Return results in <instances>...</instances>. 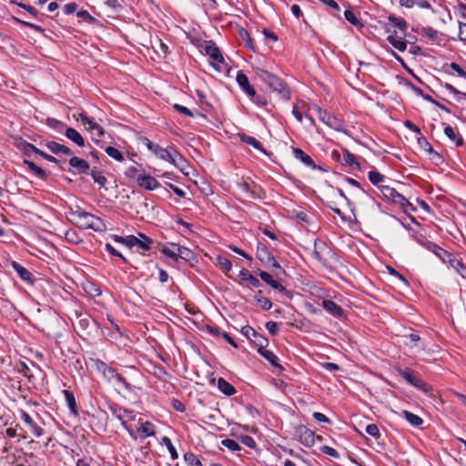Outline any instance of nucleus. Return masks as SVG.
<instances>
[{"mask_svg": "<svg viewBox=\"0 0 466 466\" xmlns=\"http://www.w3.org/2000/svg\"><path fill=\"white\" fill-rule=\"evenodd\" d=\"M259 276H260V278H261V279L263 281H265L267 284H268L273 289H278L280 292H284L285 291V288L280 283H279L278 281L274 280L272 276L269 273H268L266 271H261L259 273Z\"/></svg>", "mask_w": 466, "mask_h": 466, "instance_id": "21", "label": "nucleus"}, {"mask_svg": "<svg viewBox=\"0 0 466 466\" xmlns=\"http://www.w3.org/2000/svg\"><path fill=\"white\" fill-rule=\"evenodd\" d=\"M344 15H345V18L350 22L351 23L352 25H357L358 24H360V21L359 19L357 18V16L355 15V14L350 11V10H346L344 12Z\"/></svg>", "mask_w": 466, "mask_h": 466, "instance_id": "50", "label": "nucleus"}, {"mask_svg": "<svg viewBox=\"0 0 466 466\" xmlns=\"http://www.w3.org/2000/svg\"><path fill=\"white\" fill-rule=\"evenodd\" d=\"M176 249L177 250V258H180L185 260H190L193 258L191 250L186 247L177 245V248Z\"/></svg>", "mask_w": 466, "mask_h": 466, "instance_id": "35", "label": "nucleus"}, {"mask_svg": "<svg viewBox=\"0 0 466 466\" xmlns=\"http://www.w3.org/2000/svg\"><path fill=\"white\" fill-rule=\"evenodd\" d=\"M404 126L416 134H420V129L410 120L404 122Z\"/></svg>", "mask_w": 466, "mask_h": 466, "instance_id": "58", "label": "nucleus"}, {"mask_svg": "<svg viewBox=\"0 0 466 466\" xmlns=\"http://www.w3.org/2000/svg\"><path fill=\"white\" fill-rule=\"evenodd\" d=\"M298 433L300 442L307 447L313 446L316 439L321 441L320 436H316L312 431L304 426L299 427Z\"/></svg>", "mask_w": 466, "mask_h": 466, "instance_id": "8", "label": "nucleus"}, {"mask_svg": "<svg viewBox=\"0 0 466 466\" xmlns=\"http://www.w3.org/2000/svg\"><path fill=\"white\" fill-rule=\"evenodd\" d=\"M25 164L39 177L44 178L46 177V172L41 167H37L35 163L25 160Z\"/></svg>", "mask_w": 466, "mask_h": 466, "instance_id": "39", "label": "nucleus"}, {"mask_svg": "<svg viewBox=\"0 0 466 466\" xmlns=\"http://www.w3.org/2000/svg\"><path fill=\"white\" fill-rule=\"evenodd\" d=\"M47 148L54 154L61 153V154H64L66 156L72 155V151L69 147H67L64 145L58 144L56 142H49L47 144Z\"/></svg>", "mask_w": 466, "mask_h": 466, "instance_id": "22", "label": "nucleus"}, {"mask_svg": "<svg viewBox=\"0 0 466 466\" xmlns=\"http://www.w3.org/2000/svg\"><path fill=\"white\" fill-rule=\"evenodd\" d=\"M418 142L419 144L423 147L426 150L431 152L432 151V147H431V145L428 143V141L424 138V137H419L418 138Z\"/></svg>", "mask_w": 466, "mask_h": 466, "instance_id": "61", "label": "nucleus"}, {"mask_svg": "<svg viewBox=\"0 0 466 466\" xmlns=\"http://www.w3.org/2000/svg\"><path fill=\"white\" fill-rule=\"evenodd\" d=\"M253 340L258 346V349H265L268 344V339L259 334Z\"/></svg>", "mask_w": 466, "mask_h": 466, "instance_id": "54", "label": "nucleus"}, {"mask_svg": "<svg viewBox=\"0 0 466 466\" xmlns=\"http://www.w3.org/2000/svg\"><path fill=\"white\" fill-rule=\"evenodd\" d=\"M322 307L334 317L340 318L343 315L342 309L332 300L324 299Z\"/></svg>", "mask_w": 466, "mask_h": 466, "instance_id": "15", "label": "nucleus"}, {"mask_svg": "<svg viewBox=\"0 0 466 466\" xmlns=\"http://www.w3.org/2000/svg\"><path fill=\"white\" fill-rule=\"evenodd\" d=\"M64 394L68 407L73 412H76V403L73 393L69 390H65Z\"/></svg>", "mask_w": 466, "mask_h": 466, "instance_id": "42", "label": "nucleus"}, {"mask_svg": "<svg viewBox=\"0 0 466 466\" xmlns=\"http://www.w3.org/2000/svg\"><path fill=\"white\" fill-rule=\"evenodd\" d=\"M66 136L68 139L72 140L73 142H75L76 145H78L80 147H83L85 145L84 138L75 128H72V127L66 128Z\"/></svg>", "mask_w": 466, "mask_h": 466, "instance_id": "23", "label": "nucleus"}, {"mask_svg": "<svg viewBox=\"0 0 466 466\" xmlns=\"http://www.w3.org/2000/svg\"><path fill=\"white\" fill-rule=\"evenodd\" d=\"M125 244L129 247L138 246L143 250H148L152 244L151 238L144 234H139V238L128 236L125 238Z\"/></svg>", "mask_w": 466, "mask_h": 466, "instance_id": "7", "label": "nucleus"}, {"mask_svg": "<svg viewBox=\"0 0 466 466\" xmlns=\"http://www.w3.org/2000/svg\"><path fill=\"white\" fill-rule=\"evenodd\" d=\"M323 367L327 370H329V371L339 370V367L336 363H333V362H326V363L323 364Z\"/></svg>", "mask_w": 466, "mask_h": 466, "instance_id": "62", "label": "nucleus"}, {"mask_svg": "<svg viewBox=\"0 0 466 466\" xmlns=\"http://www.w3.org/2000/svg\"><path fill=\"white\" fill-rule=\"evenodd\" d=\"M365 431L375 438H378L380 436V431L376 424H369L366 426Z\"/></svg>", "mask_w": 466, "mask_h": 466, "instance_id": "49", "label": "nucleus"}, {"mask_svg": "<svg viewBox=\"0 0 466 466\" xmlns=\"http://www.w3.org/2000/svg\"><path fill=\"white\" fill-rule=\"evenodd\" d=\"M400 374L411 385L422 389L424 387V382L418 379L410 370H400Z\"/></svg>", "mask_w": 466, "mask_h": 466, "instance_id": "16", "label": "nucleus"}, {"mask_svg": "<svg viewBox=\"0 0 466 466\" xmlns=\"http://www.w3.org/2000/svg\"><path fill=\"white\" fill-rule=\"evenodd\" d=\"M319 119L324 122L329 127L335 130H340L342 128L341 122L334 116L330 115L327 111L317 108Z\"/></svg>", "mask_w": 466, "mask_h": 466, "instance_id": "10", "label": "nucleus"}, {"mask_svg": "<svg viewBox=\"0 0 466 466\" xmlns=\"http://www.w3.org/2000/svg\"><path fill=\"white\" fill-rule=\"evenodd\" d=\"M380 189L386 198L399 204L400 207L405 208L406 206H410L409 201L395 188L390 186H380Z\"/></svg>", "mask_w": 466, "mask_h": 466, "instance_id": "5", "label": "nucleus"}, {"mask_svg": "<svg viewBox=\"0 0 466 466\" xmlns=\"http://www.w3.org/2000/svg\"><path fill=\"white\" fill-rule=\"evenodd\" d=\"M184 458L190 466H202L201 461L193 453H186Z\"/></svg>", "mask_w": 466, "mask_h": 466, "instance_id": "44", "label": "nucleus"}, {"mask_svg": "<svg viewBox=\"0 0 466 466\" xmlns=\"http://www.w3.org/2000/svg\"><path fill=\"white\" fill-rule=\"evenodd\" d=\"M205 51H206L207 55L214 62H217L218 64L224 62V58H223V56H222L218 47H217L216 46H214V45H208L205 47Z\"/></svg>", "mask_w": 466, "mask_h": 466, "instance_id": "18", "label": "nucleus"}, {"mask_svg": "<svg viewBox=\"0 0 466 466\" xmlns=\"http://www.w3.org/2000/svg\"><path fill=\"white\" fill-rule=\"evenodd\" d=\"M14 144L18 149L23 151L27 156H30L32 153L37 154L38 152V148H36L34 145L24 140L22 137H15Z\"/></svg>", "mask_w": 466, "mask_h": 466, "instance_id": "11", "label": "nucleus"}, {"mask_svg": "<svg viewBox=\"0 0 466 466\" xmlns=\"http://www.w3.org/2000/svg\"><path fill=\"white\" fill-rule=\"evenodd\" d=\"M241 332L243 335H245L248 339H254V338H257L258 336V333L256 332V330L251 328L250 326H244L241 329Z\"/></svg>", "mask_w": 466, "mask_h": 466, "instance_id": "47", "label": "nucleus"}, {"mask_svg": "<svg viewBox=\"0 0 466 466\" xmlns=\"http://www.w3.org/2000/svg\"><path fill=\"white\" fill-rule=\"evenodd\" d=\"M240 441L242 444H244L245 446L251 448V449L255 448V446H256L255 441L250 436H248V435L241 436Z\"/></svg>", "mask_w": 466, "mask_h": 466, "instance_id": "51", "label": "nucleus"}, {"mask_svg": "<svg viewBox=\"0 0 466 466\" xmlns=\"http://www.w3.org/2000/svg\"><path fill=\"white\" fill-rule=\"evenodd\" d=\"M65 12L66 14H72L76 10V4H67L65 5Z\"/></svg>", "mask_w": 466, "mask_h": 466, "instance_id": "64", "label": "nucleus"}, {"mask_svg": "<svg viewBox=\"0 0 466 466\" xmlns=\"http://www.w3.org/2000/svg\"><path fill=\"white\" fill-rule=\"evenodd\" d=\"M76 120H80L86 128L92 134V136L98 140L104 135V129L97 123L94 122L93 119L89 118L83 113H79L77 116L74 115Z\"/></svg>", "mask_w": 466, "mask_h": 466, "instance_id": "3", "label": "nucleus"}, {"mask_svg": "<svg viewBox=\"0 0 466 466\" xmlns=\"http://www.w3.org/2000/svg\"><path fill=\"white\" fill-rule=\"evenodd\" d=\"M387 40L390 43V45L395 47L397 50L403 52L407 47L406 41L401 38H398L394 35H389Z\"/></svg>", "mask_w": 466, "mask_h": 466, "instance_id": "29", "label": "nucleus"}, {"mask_svg": "<svg viewBox=\"0 0 466 466\" xmlns=\"http://www.w3.org/2000/svg\"><path fill=\"white\" fill-rule=\"evenodd\" d=\"M237 82L238 86L251 97L256 96V91L249 85V81L248 76L241 71H239L237 75Z\"/></svg>", "mask_w": 466, "mask_h": 466, "instance_id": "12", "label": "nucleus"}, {"mask_svg": "<svg viewBox=\"0 0 466 466\" xmlns=\"http://www.w3.org/2000/svg\"><path fill=\"white\" fill-rule=\"evenodd\" d=\"M451 68L458 74L459 76L466 78V72L463 71L461 66L456 63L451 64Z\"/></svg>", "mask_w": 466, "mask_h": 466, "instance_id": "56", "label": "nucleus"}, {"mask_svg": "<svg viewBox=\"0 0 466 466\" xmlns=\"http://www.w3.org/2000/svg\"><path fill=\"white\" fill-rule=\"evenodd\" d=\"M343 161L348 166L352 167L356 165L359 167V163L357 162L356 157L347 149L343 150Z\"/></svg>", "mask_w": 466, "mask_h": 466, "instance_id": "36", "label": "nucleus"}, {"mask_svg": "<svg viewBox=\"0 0 466 466\" xmlns=\"http://www.w3.org/2000/svg\"><path fill=\"white\" fill-rule=\"evenodd\" d=\"M218 387L227 396H231L236 391L234 387L222 378L218 379Z\"/></svg>", "mask_w": 466, "mask_h": 466, "instance_id": "26", "label": "nucleus"}, {"mask_svg": "<svg viewBox=\"0 0 466 466\" xmlns=\"http://www.w3.org/2000/svg\"><path fill=\"white\" fill-rule=\"evenodd\" d=\"M238 276L243 281L248 282L251 287H258L260 285L259 280L245 268L239 271Z\"/></svg>", "mask_w": 466, "mask_h": 466, "instance_id": "24", "label": "nucleus"}, {"mask_svg": "<svg viewBox=\"0 0 466 466\" xmlns=\"http://www.w3.org/2000/svg\"><path fill=\"white\" fill-rule=\"evenodd\" d=\"M320 450L323 453L329 455L331 457L337 458L339 456L338 451L329 446H323L320 448Z\"/></svg>", "mask_w": 466, "mask_h": 466, "instance_id": "55", "label": "nucleus"}, {"mask_svg": "<svg viewBox=\"0 0 466 466\" xmlns=\"http://www.w3.org/2000/svg\"><path fill=\"white\" fill-rule=\"evenodd\" d=\"M116 417L119 420L122 421V424L124 425V427L129 431V428L128 426L127 425V422L128 420H132L135 419L136 415L134 414L133 411H129V410H120L118 414H116Z\"/></svg>", "mask_w": 466, "mask_h": 466, "instance_id": "28", "label": "nucleus"}, {"mask_svg": "<svg viewBox=\"0 0 466 466\" xmlns=\"http://www.w3.org/2000/svg\"><path fill=\"white\" fill-rule=\"evenodd\" d=\"M137 431L142 433L144 437L153 436L155 433L154 426L151 422L146 421L140 424Z\"/></svg>", "mask_w": 466, "mask_h": 466, "instance_id": "33", "label": "nucleus"}, {"mask_svg": "<svg viewBox=\"0 0 466 466\" xmlns=\"http://www.w3.org/2000/svg\"><path fill=\"white\" fill-rule=\"evenodd\" d=\"M6 434L10 438L20 437L22 439L28 438V431L25 430L23 426L16 424L15 427H9L6 430Z\"/></svg>", "mask_w": 466, "mask_h": 466, "instance_id": "19", "label": "nucleus"}, {"mask_svg": "<svg viewBox=\"0 0 466 466\" xmlns=\"http://www.w3.org/2000/svg\"><path fill=\"white\" fill-rule=\"evenodd\" d=\"M420 340V336L416 333H410V335L406 336V341L405 343L410 346V348H413L416 346V343Z\"/></svg>", "mask_w": 466, "mask_h": 466, "instance_id": "48", "label": "nucleus"}, {"mask_svg": "<svg viewBox=\"0 0 466 466\" xmlns=\"http://www.w3.org/2000/svg\"><path fill=\"white\" fill-rule=\"evenodd\" d=\"M74 218L79 227L84 228H91L95 231H104L106 228L104 221L90 213L79 211L74 214Z\"/></svg>", "mask_w": 466, "mask_h": 466, "instance_id": "2", "label": "nucleus"}, {"mask_svg": "<svg viewBox=\"0 0 466 466\" xmlns=\"http://www.w3.org/2000/svg\"><path fill=\"white\" fill-rule=\"evenodd\" d=\"M387 268H388V271L390 272V275L397 277L401 281H403L405 284H407V281L404 279V277L402 275H400L398 271H396L393 268L387 267Z\"/></svg>", "mask_w": 466, "mask_h": 466, "instance_id": "60", "label": "nucleus"}, {"mask_svg": "<svg viewBox=\"0 0 466 466\" xmlns=\"http://www.w3.org/2000/svg\"><path fill=\"white\" fill-rule=\"evenodd\" d=\"M258 352L267 360H268L273 366H276V367L279 366L278 358L272 351H270L267 348H265V349H258Z\"/></svg>", "mask_w": 466, "mask_h": 466, "instance_id": "34", "label": "nucleus"}, {"mask_svg": "<svg viewBox=\"0 0 466 466\" xmlns=\"http://www.w3.org/2000/svg\"><path fill=\"white\" fill-rule=\"evenodd\" d=\"M369 179L373 185H378L384 180V176L377 171H370Z\"/></svg>", "mask_w": 466, "mask_h": 466, "instance_id": "43", "label": "nucleus"}, {"mask_svg": "<svg viewBox=\"0 0 466 466\" xmlns=\"http://www.w3.org/2000/svg\"><path fill=\"white\" fill-rule=\"evenodd\" d=\"M176 248H177V244L170 243L162 248V253L174 260H177V250Z\"/></svg>", "mask_w": 466, "mask_h": 466, "instance_id": "32", "label": "nucleus"}, {"mask_svg": "<svg viewBox=\"0 0 466 466\" xmlns=\"http://www.w3.org/2000/svg\"><path fill=\"white\" fill-rule=\"evenodd\" d=\"M170 163H172L176 167H177L185 176H189L191 171V167L187 163V161L177 151H173L171 155V158L169 159Z\"/></svg>", "mask_w": 466, "mask_h": 466, "instance_id": "9", "label": "nucleus"}, {"mask_svg": "<svg viewBox=\"0 0 466 466\" xmlns=\"http://www.w3.org/2000/svg\"><path fill=\"white\" fill-rule=\"evenodd\" d=\"M313 417L317 421L319 422H329V420L327 418L326 415L320 412H314Z\"/></svg>", "mask_w": 466, "mask_h": 466, "instance_id": "59", "label": "nucleus"}, {"mask_svg": "<svg viewBox=\"0 0 466 466\" xmlns=\"http://www.w3.org/2000/svg\"><path fill=\"white\" fill-rule=\"evenodd\" d=\"M241 140L250 146H252L253 147L258 149V150H263L262 147H261V144L258 140H257L255 137H249V136H246V135H242L241 136Z\"/></svg>", "mask_w": 466, "mask_h": 466, "instance_id": "38", "label": "nucleus"}, {"mask_svg": "<svg viewBox=\"0 0 466 466\" xmlns=\"http://www.w3.org/2000/svg\"><path fill=\"white\" fill-rule=\"evenodd\" d=\"M174 108H175L177 112H179V113H181V114H183V115H185V116H190V117H192V116H193V113H192V112H191L187 107H186V106H182V105L175 104V105H174Z\"/></svg>", "mask_w": 466, "mask_h": 466, "instance_id": "52", "label": "nucleus"}, {"mask_svg": "<svg viewBox=\"0 0 466 466\" xmlns=\"http://www.w3.org/2000/svg\"><path fill=\"white\" fill-rule=\"evenodd\" d=\"M37 155L50 162H56V158L38 149Z\"/></svg>", "mask_w": 466, "mask_h": 466, "instance_id": "63", "label": "nucleus"}, {"mask_svg": "<svg viewBox=\"0 0 466 466\" xmlns=\"http://www.w3.org/2000/svg\"><path fill=\"white\" fill-rule=\"evenodd\" d=\"M221 444L232 451H238L241 450L239 444L231 439H225L221 441Z\"/></svg>", "mask_w": 466, "mask_h": 466, "instance_id": "40", "label": "nucleus"}, {"mask_svg": "<svg viewBox=\"0 0 466 466\" xmlns=\"http://www.w3.org/2000/svg\"><path fill=\"white\" fill-rule=\"evenodd\" d=\"M266 328L268 330V332L272 335H275L278 332V324L274 321L267 322Z\"/></svg>", "mask_w": 466, "mask_h": 466, "instance_id": "57", "label": "nucleus"}, {"mask_svg": "<svg viewBox=\"0 0 466 466\" xmlns=\"http://www.w3.org/2000/svg\"><path fill=\"white\" fill-rule=\"evenodd\" d=\"M106 152L109 157L117 161H122L124 159L122 153L113 147H107L106 148Z\"/></svg>", "mask_w": 466, "mask_h": 466, "instance_id": "41", "label": "nucleus"}, {"mask_svg": "<svg viewBox=\"0 0 466 466\" xmlns=\"http://www.w3.org/2000/svg\"><path fill=\"white\" fill-rule=\"evenodd\" d=\"M253 70L259 79L268 85L272 91L285 100L289 99V89L280 78L259 67H254Z\"/></svg>", "mask_w": 466, "mask_h": 466, "instance_id": "1", "label": "nucleus"}, {"mask_svg": "<svg viewBox=\"0 0 466 466\" xmlns=\"http://www.w3.org/2000/svg\"><path fill=\"white\" fill-rule=\"evenodd\" d=\"M20 418L25 424V430L28 431V438L30 436L39 438L44 434L43 429L35 422L28 413L21 410Z\"/></svg>", "mask_w": 466, "mask_h": 466, "instance_id": "4", "label": "nucleus"}, {"mask_svg": "<svg viewBox=\"0 0 466 466\" xmlns=\"http://www.w3.org/2000/svg\"><path fill=\"white\" fill-rule=\"evenodd\" d=\"M444 133L451 141L455 142L456 146L460 147L463 144L462 138L457 136L454 128L451 126H446L444 127Z\"/></svg>", "mask_w": 466, "mask_h": 466, "instance_id": "27", "label": "nucleus"}, {"mask_svg": "<svg viewBox=\"0 0 466 466\" xmlns=\"http://www.w3.org/2000/svg\"><path fill=\"white\" fill-rule=\"evenodd\" d=\"M97 369L101 370L104 376L108 380H116V381H122V377L116 372V370L110 367H107L105 363L99 362L97 363Z\"/></svg>", "mask_w": 466, "mask_h": 466, "instance_id": "14", "label": "nucleus"}, {"mask_svg": "<svg viewBox=\"0 0 466 466\" xmlns=\"http://www.w3.org/2000/svg\"><path fill=\"white\" fill-rule=\"evenodd\" d=\"M217 262L223 271L228 272L231 269L232 265H231L230 260L228 258L222 257V256H218Z\"/></svg>", "mask_w": 466, "mask_h": 466, "instance_id": "37", "label": "nucleus"}, {"mask_svg": "<svg viewBox=\"0 0 466 466\" xmlns=\"http://www.w3.org/2000/svg\"><path fill=\"white\" fill-rule=\"evenodd\" d=\"M137 182L139 187L147 190H153L159 186L156 178L146 175L138 176L137 178Z\"/></svg>", "mask_w": 466, "mask_h": 466, "instance_id": "13", "label": "nucleus"}, {"mask_svg": "<svg viewBox=\"0 0 466 466\" xmlns=\"http://www.w3.org/2000/svg\"><path fill=\"white\" fill-rule=\"evenodd\" d=\"M69 164L72 167L76 168L79 173H86L89 169L88 163L79 157H72L69 160Z\"/></svg>", "mask_w": 466, "mask_h": 466, "instance_id": "20", "label": "nucleus"}, {"mask_svg": "<svg viewBox=\"0 0 466 466\" xmlns=\"http://www.w3.org/2000/svg\"><path fill=\"white\" fill-rule=\"evenodd\" d=\"M294 156L297 159H299L301 162H303L306 166L310 167H315V163L312 160V158L306 154L303 150L299 148L294 149Z\"/></svg>", "mask_w": 466, "mask_h": 466, "instance_id": "25", "label": "nucleus"}, {"mask_svg": "<svg viewBox=\"0 0 466 466\" xmlns=\"http://www.w3.org/2000/svg\"><path fill=\"white\" fill-rule=\"evenodd\" d=\"M258 258L261 260L264 263H271L274 267H279V264L276 262L274 258L270 255L268 248L266 247H259L258 248Z\"/></svg>", "mask_w": 466, "mask_h": 466, "instance_id": "17", "label": "nucleus"}, {"mask_svg": "<svg viewBox=\"0 0 466 466\" xmlns=\"http://www.w3.org/2000/svg\"><path fill=\"white\" fill-rule=\"evenodd\" d=\"M12 267L22 279L30 280L31 273L26 268L15 261L12 262Z\"/></svg>", "mask_w": 466, "mask_h": 466, "instance_id": "31", "label": "nucleus"}, {"mask_svg": "<svg viewBox=\"0 0 466 466\" xmlns=\"http://www.w3.org/2000/svg\"><path fill=\"white\" fill-rule=\"evenodd\" d=\"M257 303L265 310L270 309L272 307L271 301L265 297H256Z\"/></svg>", "mask_w": 466, "mask_h": 466, "instance_id": "45", "label": "nucleus"}, {"mask_svg": "<svg viewBox=\"0 0 466 466\" xmlns=\"http://www.w3.org/2000/svg\"><path fill=\"white\" fill-rule=\"evenodd\" d=\"M239 34L241 38L246 42L247 46L249 47L250 49H254L252 40L249 37L248 33L246 30L241 29Z\"/></svg>", "mask_w": 466, "mask_h": 466, "instance_id": "53", "label": "nucleus"}, {"mask_svg": "<svg viewBox=\"0 0 466 466\" xmlns=\"http://www.w3.org/2000/svg\"><path fill=\"white\" fill-rule=\"evenodd\" d=\"M163 442L166 444L167 448L168 449V451H169V452L171 454L172 459H177L178 457V455H177V452L175 447L171 443L170 439L167 438V437H164L163 438Z\"/></svg>", "mask_w": 466, "mask_h": 466, "instance_id": "46", "label": "nucleus"}, {"mask_svg": "<svg viewBox=\"0 0 466 466\" xmlns=\"http://www.w3.org/2000/svg\"><path fill=\"white\" fill-rule=\"evenodd\" d=\"M402 415L412 426L418 427L420 426L423 422V420L420 416L408 410H403Z\"/></svg>", "mask_w": 466, "mask_h": 466, "instance_id": "30", "label": "nucleus"}, {"mask_svg": "<svg viewBox=\"0 0 466 466\" xmlns=\"http://www.w3.org/2000/svg\"><path fill=\"white\" fill-rule=\"evenodd\" d=\"M142 143L147 147L148 150H150L160 159L169 161V159L171 158V155L174 151L172 148H163L159 145L154 144L147 138H143Z\"/></svg>", "mask_w": 466, "mask_h": 466, "instance_id": "6", "label": "nucleus"}]
</instances>
